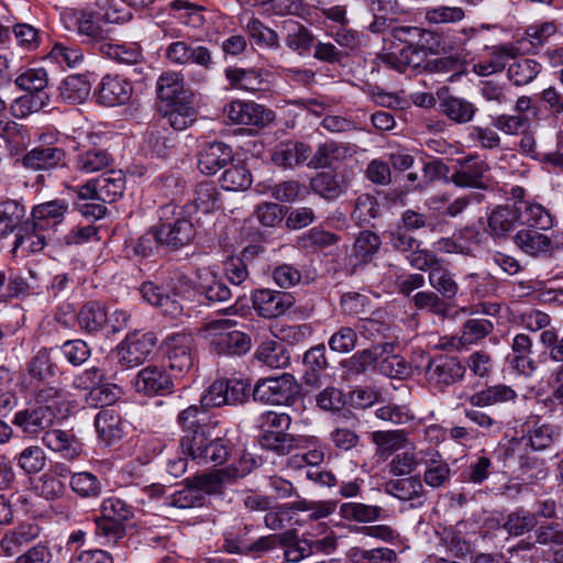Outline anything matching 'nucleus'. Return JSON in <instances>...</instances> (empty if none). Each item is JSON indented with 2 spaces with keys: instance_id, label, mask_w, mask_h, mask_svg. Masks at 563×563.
Masks as SVG:
<instances>
[{
  "instance_id": "f257e3e1",
  "label": "nucleus",
  "mask_w": 563,
  "mask_h": 563,
  "mask_svg": "<svg viewBox=\"0 0 563 563\" xmlns=\"http://www.w3.org/2000/svg\"><path fill=\"white\" fill-rule=\"evenodd\" d=\"M180 449L184 455L190 457L199 466H218L224 464L233 452L230 440L222 437H212L207 432L196 431L190 435H183Z\"/></svg>"
},
{
  "instance_id": "f03ea898",
  "label": "nucleus",
  "mask_w": 563,
  "mask_h": 563,
  "mask_svg": "<svg viewBox=\"0 0 563 563\" xmlns=\"http://www.w3.org/2000/svg\"><path fill=\"white\" fill-rule=\"evenodd\" d=\"M98 4L104 12H80L77 19V31L80 36L86 38L89 44L98 45L108 41L109 31L103 29L100 21L107 23H122L130 20V12H122L113 8L110 0H99Z\"/></svg>"
},
{
  "instance_id": "7ed1b4c3",
  "label": "nucleus",
  "mask_w": 563,
  "mask_h": 563,
  "mask_svg": "<svg viewBox=\"0 0 563 563\" xmlns=\"http://www.w3.org/2000/svg\"><path fill=\"white\" fill-rule=\"evenodd\" d=\"M235 321L230 319L213 320L207 323L206 334L217 354L243 355L251 349V338L234 329Z\"/></svg>"
},
{
  "instance_id": "20e7f679",
  "label": "nucleus",
  "mask_w": 563,
  "mask_h": 563,
  "mask_svg": "<svg viewBox=\"0 0 563 563\" xmlns=\"http://www.w3.org/2000/svg\"><path fill=\"white\" fill-rule=\"evenodd\" d=\"M159 221L157 228L164 246L177 250L189 244L196 236L192 222L174 205H165L159 209Z\"/></svg>"
},
{
  "instance_id": "39448f33",
  "label": "nucleus",
  "mask_w": 563,
  "mask_h": 563,
  "mask_svg": "<svg viewBox=\"0 0 563 563\" xmlns=\"http://www.w3.org/2000/svg\"><path fill=\"white\" fill-rule=\"evenodd\" d=\"M300 393V386L291 374L261 378L253 389V398L265 405L290 406Z\"/></svg>"
},
{
  "instance_id": "423d86ee",
  "label": "nucleus",
  "mask_w": 563,
  "mask_h": 563,
  "mask_svg": "<svg viewBox=\"0 0 563 563\" xmlns=\"http://www.w3.org/2000/svg\"><path fill=\"white\" fill-rule=\"evenodd\" d=\"M101 517L96 521L97 534L117 542L125 536V522L133 518V508L123 499L111 496L103 499Z\"/></svg>"
},
{
  "instance_id": "0eeeda50",
  "label": "nucleus",
  "mask_w": 563,
  "mask_h": 563,
  "mask_svg": "<svg viewBox=\"0 0 563 563\" xmlns=\"http://www.w3.org/2000/svg\"><path fill=\"white\" fill-rule=\"evenodd\" d=\"M291 418L284 412L266 411L258 418L262 431L261 445L278 453H288L294 448V438L287 431Z\"/></svg>"
},
{
  "instance_id": "6e6552de",
  "label": "nucleus",
  "mask_w": 563,
  "mask_h": 563,
  "mask_svg": "<svg viewBox=\"0 0 563 563\" xmlns=\"http://www.w3.org/2000/svg\"><path fill=\"white\" fill-rule=\"evenodd\" d=\"M255 465L256 462L252 456L242 455L229 467L195 476L190 483H192L195 488L199 489L202 495L214 494L218 493L222 486L231 484L235 479L250 474Z\"/></svg>"
},
{
  "instance_id": "1a4fd4ad",
  "label": "nucleus",
  "mask_w": 563,
  "mask_h": 563,
  "mask_svg": "<svg viewBox=\"0 0 563 563\" xmlns=\"http://www.w3.org/2000/svg\"><path fill=\"white\" fill-rule=\"evenodd\" d=\"M247 384L238 378H222L214 380L201 397L203 407H221L236 405L246 398Z\"/></svg>"
},
{
  "instance_id": "9d476101",
  "label": "nucleus",
  "mask_w": 563,
  "mask_h": 563,
  "mask_svg": "<svg viewBox=\"0 0 563 563\" xmlns=\"http://www.w3.org/2000/svg\"><path fill=\"white\" fill-rule=\"evenodd\" d=\"M464 374V365L456 357L448 355L429 358L424 371L427 382L438 389L461 380Z\"/></svg>"
},
{
  "instance_id": "9b49d317",
  "label": "nucleus",
  "mask_w": 563,
  "mask_h": 563,
  "mask_svg": "<svg viewBox=\"0 0 563 563\" xmlns=\"http://www.w3.org/2000/svg\"><path fill=\"white\" fill-rule=\"evenodd\" d=\"M156 342L153 332L129 334L117 347L119 362L128 367L142 364L152 353Z\"/></svg>"
},
{
  "instance_id": "f8f14e48",
  "label": "nucleus",
  "mask_w": 563,
  "mask_h": 563,
  "mask_svg": "<svg viewBox=\"0 0 563 563\" xmlns=\"http://www.w3.org/2000/svg\"><path fill=\"white\" fill-rule=\"evenodd\" d=\"M512 241L519 251L537 260L551 258L556 251L555 241L541 230L520 229Z\"/></svg>"
},
{
  "instance_id": "ddd939ff",
  "label": "nucleus",
  "mask_w": 563,
  "mask_h": 563,
  "mask_svg": "<svg viewBox=\"0 0 563 563\" xmlns=\"http://www.w3.org/2000/svg\"><path fill=\"white\" fill-rule=\"evenodd\" d=\"M251 299L256 313L266 319L283 316L295 303V298L289 292L268 288L255 289Z\"/></svg>"
},
{
  "instance_id": "4468645a",
  "label": "nucleus",
  "mask_w": 563,
  "mask_h": 563,
  "mask_svg": "<svg viewBox=\"0 0 563 563\" xmlns=\"http://www.w3.org/2000/svg\"><path fill=\"white\" fill-rule=\"evenodd\" d=\"M224 112L235 124L264 128L275 120V113L272 110L252 101H232L225 107Z\"/></svg>"
},
{
  "instance_id": "2eb2a0df",
  "label": "nucleus",
  "mask_w": 563,
  "mask_h": 563,
  "mask_svg": "<svg viewBox=\"0 0 563 563\" xmlns=\"http://www.w3.org/2000/svg\"><path fill=\"white\" fill-rule=\"evenodd\" d=\"M192 336L184 333L172 334L165 340L164 353L172 371L181 375L192 368Z\"/></svg>"
},
{
  "instance_id": "dca6fc26",
  "label": "nucleus",
  "mask_w": 563,
  "mask_h": 563,
  "mask_svg": "<svg viewBox=\"0 0 563 563\" xmlns=\"http://www.w3.org/2000/svg\"><path fill=\"white\" fill-rule=\"evenodd\" d=\"M133 385L139 394L156 396L170 393L174 383L164 366L147 365L134 377Z\"/></svg>"
},
{
  "instance_id": "f3484780",
  "label": "nucleus",
  "mask_w": 563,
  "mask_h": 563,
  "mask_svg": "<svg viewBox=\"0 0 563 563\" xmlns=\"http://www.w3.org/2000/svg\"><path fill=\"white\" fill-rule=\"evenodd\" d=\"M165 56L176 65L196 64L203 68H210L213 64L209 48L186 41L170 43L165 49Z\"/></svg>"
},
{
  "instance_id": "a211bd4d",
  "label": "nucleus",
  "mask_w": 563,
  "mask_h": 563,
  "mask_svg": "<svg viewBox=\"0 0 563 563\" xmlns=\"http://www.w3.org/2000/svg\"><path fill=\"white\" fill-rule=\"evenodd\" d=\"M310 156L311 147L309 144L301 141L287 140L275 145L271 159L280 168L295 169L305 163L307 164Z\"/></svg>"
},
{
  "instance_id": "6ab92c4d",
  "label": "nucleus",
  "mask_w": 563,
  "mask_h": 563,
  "mask_svg": "<svg viewBox=\"0 0 563 563\" xmlns=\"http://www.w3.org/2000/svg\"><path fill=\"white\" fill-rule=\"evenodd\" d=\"M198 168L205 175H214L233 159L232 148L223 142H207L198 154Z\"/></svg>"
},
{
  "instance_id": "aec40b11",
  "label": "nucleus",
  "mask_w": 563,
  "mask_h": 563,
  "mask_svg": "<svg viewBox=\"0 0 563 563\" xmlns=\"http://www.w3.org/2000/svg\"><path fill=\"white\" fill-rule=\"evenodd\" d=\"M133 93L130 80L119 75H106L99 85L98 99L108 107L125 104Z\"/></svg>"
},
{
  "instance_id": "412c9836",
  "label": "nucleus",
  "mask_w": 563,
  "mask_h": 563,
  "mask_svg": "<svg viewBox=\"0 0 563 563\" xmlns=\"http://www.w3.org/2000/svg\"><path fill=\"white\" fill-rule=\"evenodd\" d=\"M56 419L49 409H43L32 402L27 408L18 411L12 422L25 434L37 435L49 428Z\"/></svg>"
},
{
  "instance_id": "4be33fe9",
  "label": "nucleus",
  "mask_w": 563,
  "mask_h": 563,
  "mask_svg": "<svg viewBox=\"0 0 563 563\" xmlns=\"http://www.w3.org/2000/svg\"><path fill=\"white\" fill-rule=\"evenodd\" d=\"M423 482L432 488L443 487L451 478L452 471L442 454L433 449L423 451Z\"/></svg>"
},
{
  "instance_id": "5701e85b",
  "label": "nucleus",
  "mask_w": 563,
  "mask_h": 563,
  "mask_svg": "<svg viewBox=\"0 0 563 563\" xmlns=\"http://www.w3.org/2000/svg\"><path fill=\"white\" fill-rule=\"evenodd\" d=\"M42 441L46 448L59 453L67 461L76 460L81 453V444L70 431L47 430L44 432Z\"/></svg>"
},
{
  "instance_id": "b1692460",
  "label": "nucleus",
  "mask_w": 563,
  "mask_h": 563,
  "mask_svg": "<svg viewBox=\"0 0 563 563\" xmlns=\"http://www.w3.org/2000/svg\"><path fill=\"white\" fill-rule=\"evenodd\" d=\"M487 172V165L477 158L471 157L460 161V166L450 177L456 187L461 188H485L483 178Z\"/></svg>"
},
{
  "instance_id": "393cba45",
  "label": "nucleus",
  "mask_w": 563,
  "mask_h": 563,
  "mask_svg": "<svg viewBox=\"0 0 563 563\" xmlns=\"http://www.w3.org/2000/svg\"><path fill=\"white\" fill-rule=\"evenodd\" d=\"M68 205L65 200H52L37 205L32 210L34 228L42 231H51L62 223Z\"/></svg>"
},
{
  "instance_id": "a878e982",
  "label": "nucleus",
  "mask_w": 563,
  "mask_h": 563,
  "mask_svg": "<svg viewBox=\"0 0 563 563\" xmlns=\"http://www.w3.org/2000/svg\"><path fill=\"white\" fill-rule=\"evenodd\" d=\"M526 439L527 445L533 451H544L552 446L560 438V428L552 423H540L539 420L528 419Z\"/></svg>"
},
{
  "instance_id": "bb28decb",
  "label": "nucleus",
  "mask_w": 563,
  "mask_h": 563,
  "mask_svg": "<svg viewBox=\"0 0 563 563\" xmlns=\"http://www.w3.org/2000/svg\"><path fill=\"white\" fill-rule=\"evenodd\" d=\"M519 214V224L525 229L548 231L553 228V217L551 212L541 203L527 201V203L517 205Z\"/></svg>"
},
{
  "instance_id": "cd10ccee",
  "label": "nucleus",
  "mask_w": 563,
  "mask_h": 563,
  "mask_svg": "<svg viewBox=\"0 0 563 563\" xmlns=\"http://www.w3.org/2000/svg\"><path fill=\"white\" fill-rule=\"evenodd\" d=\"M95 426L99 438L106 444L120 440L124 434V422L113 408H104L99 411L95 418Z\"/></svg>"
},
{
  "instance_id": "c85d7f7f",
  "label": "nucleus",
  "mask_w": 563,
  "mask_h": 563,
  "mask_svg": "<svg viewBox=\"0 0 563 563\" xmlns=\"http://www.w3.org/2000/svg\"><path fill=\"white\" fill-rule=\"evenodd\" d=\"M517 205H499L488 216V230L494 238H506L519 223Z\"/></svg>"
},
{
  "instance_id": "c756f323",
  "label": "nucleus",
  "mask_w": 563,
  "mask_h": 563,
  "mask_svg": "<svg viewBox=\"0 0 563 563\" xmlns=\"http://www.w3.org/2000/svg\"><path fill=\"white\" fill-rule=\"evenodd\" d=\"M556 32L558 26L554 21L534 23L526 29L520 38L516 40V44L523 47L521 54L534 52L548 43Z\"/></svg>"
},
{
  "instance_id": "7c9ffc66",
  "label": "nucleus",
  "mask_w": 563,
  "mask_h": 563,
  "mask_svg": "<svg viewBox=\"0 0 563 563\" xmlns=\"http://www.w3.org/2000/svg\"><path fill=\"white\" fill-rule=\"evenodd\" d=\"M537 526V515L523 507H518L504 518L501 529L509 537L519 538L534 531Z\"/></svg>"
},
{
  "instance_id": "2f4dec72",
  "label": "nucleus",
  "mask_w": 563,
  "mask_h": 563,
  "mask_svg": "<svg viewBox=\"0 0 563 563\" xmlns=\"http://www.w3.org/2000/svg\"><path fill=\"white\" fill-rule=\"evenodd\" d=\"M350 155V150L335 142H324L318 145L316 152L309 157L307 166L309 168H329L335 163H340Z\"/></svg>"
},
{
  "instance_id": "473e14b6",
  "label": "nucleus",
  "mask_w": 563,
  "mask_h": 563,
  "mask_svg": "<svg viewBox=\"0 0 563 563\" xmlns=\"http://www.w3.org/2000/svg\"><path fill=\"white\" fill-rule=\"evenodd\" d=\"M65 152L58 147H35L22 158L24 167L33 170L51 169L63 164Z\"/></svg>"
},
{
  "instance_id": "72a5a7b5",
  "label": "nucleus",
  "mask_w": 563,
  "mask_h": 563,
  "mask_svg": "<svg viewBox=\"0 0 563 563\" xmlns=\"http://www.w3.org/2000/svg\"><path fill=\"white\" fill-rule=\"evenodd\" d=\"M440 99V110L451 121L464 124L473 120L477 108L471 101L452 95H446Z\"/></svg>"
},
{
  "instance_id": "f704fd0d",
  "label": "nucleus",
  "mask_w": 563,
  "mask_h": 563,
  "mask_svg": "<svg viewBox=\"0 0 563 563\" xmlns=\"http://www.w3.org/2000/svg\"><path fill=\"white\" fill-rule=\"evenodd\" d=\"M516 398L517 393L510 386L498 384L474 393L468 397V402L472 407L484 408L514 401Z\"/></svg>"
},
{
  "instance_id": "c9c22d12",
  "label": "nucleus",
  "mask_w": 563,
  "mask_h": 563,
  "mask_svg": "<svg viewBox=\"0 0 563 563\" xmlns=\"http://www.w3.org/2000/svg\"><path fill=\"white\" fill-rule=\"evenodd\" d=\"M384 509L377 505L349 501L340 506L339 514L346 521L372 523L384 519Z\"/></svg>"
},
{
  "instance_id": "e433bc0d",
  "label": "nucleus",
  "mask_w": 563,
  "mask_h": 563,
  "mask_svg": "<svg viewBox=\"0 0 563 563\" xmlns=\"http://www.w3.org/2000/svg\"><path fill=\"white\" fill-rule=\"evenodd\" d=\"M255 358L268 368H285L290 364V355L283 343L266 340L255 352Z\"/></svg>"
},
{
  "instance_id": "4c0bfd02",
  "label": "nucleus",
  "mask_w": 563,
  "mask_h": 563,
  "mask_svg": "<svg viewBox=\"0 0 563 563\" xmlns=\"http://www.w3.org/2000/svg\"><path fill=\"white\" fill-rule=\"evenodd\" d=\"M40 527L35 523L20 525L4 534L0 547L7 556H12L21 547L36 539L40 536Z\"/></svg>"
},
{
  "instance_id": "58836bf2",
  "label": "nucleus",
  "mask_w": 563,
  "mask_h": 563,
  "mask_svg": "<svg viewBox=\"0 0 563 563\" xmlns=\"http://www.w3.org/2000/svg\"><path fill=\"white\" fill-rule=\"evenodd\" d=\"M99 52L118 64L134 65L142 59L141 48L135 43H117L108 40L100 44Z\"/></svg>"
},
{
  "instance_id": "ea45409f",
  "label": "nucleus",
  "mask_w": 563,
  "mask_h": 563,
  "mask_svg": "<svg viewBox=\"0 0 563 563\" xmlns=\"http://www.w3.org/2000/svg\"><path fill=\"white\" fill-rule=\"evenodd\" d=\"M382 245L379 235L373 231L364 230L356 236L352 257L356 264H367L378 254Z\"/></svg>"
},
{
  "instance_id": "a19ab883",
  "label": "nucleus",
  "mask_w": 563,
  "mask_h": 563,
  "mask_svg": "<svg viewBox=\"0 0 563 563\" xmlns=\"http://www.w3.org/2000/svg\"><path fill=\"white\" fill-rule=\"evenodd\" d=\"M391 352L389 344H375L369 349L356 352L346 361L350 374L360 375L368 371L384 354Z\"/></svg>"
},
{
  "instance_id": "79ce46f5",
  "label": "nucleus",
  "mask_w": 563,
  "mask_h": 563,
  "mask_svg": "<svg viewBox=\"0 0 563 563\" xmlns=\"http://www.w3.org/2000/svg\"><path fill=\"white\" fill-rule=\"evenodd\" d=\"M384 489L388 495L404 501L420 499L423 493L422 483L416 476L390 479Z\"/></svg>"
},
{
  "instance_id": "37998d69",
  "label": "nucleus",
  "mask_w": 563,
  "mask_h": 563,
  "mask_svg": "<svg viewBox=\"0 0 563 563\" xmlns=\"http://www.w3.org/2000/svg\"><path fill=\"white\" fill-rule=\"evenodd\" d=\"M225 77L230 86L235 89L250 92L263 89L264 79L263 73L260 69L228 68L225 70Z\"/></svg>"
},
{
  "instance_id": "c03bdc74",
  "label": "nucleus",
  "mask_w": 563,
  "mask_h": 563,
  "mask_svg": "<svg viewBox=\"0 0 563 563\" xmlns=\"http://www.w3.org/2000/svg\"><path fill=\"white\" fill-rule=\"evenodd\" d=\"M78 324L81 330L95 333L107 327L108 313L99 302L86 303L77 314Z\"/></svg>"
},
{
  "instance_id": "a18cd8bd",
  "label": "nucleus",
  "mask_w": 563,
  "mask_h": 563,
  "mask_svg": "<svg viewBox=\"0 0 563 563\" xmlns=\"http://www.w3.org/2000/svg\"><path fill=\"white\" fill-rule=\"evenodd\" d=\"M25 213V207L16 200L8 199L0 202V238L20 229Z\"/></svg>"
},
{
  "instance_id": "49530a36",
  "label": "nucleus",
  "mask_w": 563,
  "mask_h": 563,
  "mask_svg": "<svg viewBox=\"0 0 563 563\" xmlns=\"http://www.w3.org/2000/svg\"><path fill=\"white\" fill-rule=\"evenodd\" d=\"M70 489L80 498L96 499L102 493V483L99 477L90 472H76L70 475Z\"/></svg>"
},
{
  "instance_id": "de8ad7c7",
  "label": "nucleus",
  "mask_w": 563,
  "mask_h": 563,
  "mask_svg": "<svg viewBox=\"0 0 563 563\" xmlns=\"http://www.w3.org/2000/svg\"><path fill=\"white\" fill-rule=\"evenodd\" d=\"M372 441L377 446L380 456H389L393 453L406 448L408 437L402 430L374 431Z\"/></svg>"
},
{
  "instance_id": "09e8293b",
  "label": "nucleus",
  "mask_w": 563,
  "mask_h": 563,
  "mask_svg": "<svg viewBox=\"0 0 563 563\" xmlns=\"http://www.w3.org/2000/svg\"><path fill=\"white\" fill-rule=\"evenodd\" d=\"M423 451L407 450L396 453L388 463V472L393 476H408L413 473L422 463Z\"/></svg>"
},
{
  "instance_id": "8fccbe9b",
  "label": "nucleus",
  "mask_w": 563,
  "mask_h": 563,
  "mask_svg": "<svg viewBox=\"0 0 563 563\" xmlns=\"http://www.w3.org/2000/svg\"><path fill=\"white\" fill-rule=\"evenodd\" d=\"M90 89V82L85 77L68 76L60 84L59 96L68 103H81L89 97Z\"/></svg>"
},
{
  "instance_id": "3c124183",
  "label": "nucleus",
  "mask_w": 563,
  "mask_h": 563,
  "mask_svg": "<svg viewBox=\"0 0 563 563\" xmlns=\"http://www.w3.org/2000/svg\"><path fill=\"white\" fill-rule=\"evenodd\" d=\"M99 198L102 202H113L120 198L125 188V178L121 170H110L98 179Z\"/></svg>"
},
{
  "instance_id": "603ef678",
  "label": "nucleus",
  "mask_w": 563,
  "mask_h": 563,
  "mask_svg": "<svg viewBox=\"0 0 563 563\" xmlns=\"http://www.w3.org/2000/svg\"><path fill=\"white\" fill-rule=\"evenodd\" d=\"M156 92L163 101L176 102L185 93L183 75L172 70L163 73L157 79Z\"/></svg>"
},
{
  "instance_id": "864d4df0",
  "label": "nucleus",
  "mask_w": 563,
  "mask_h": 563,
  "mask_svg": "<svg viewBox=\"0 0 563 563\" xmlns=\"http://www.w3.org/2000/svg\"><path fill=\"white\" fill-rule=\"evenodd\" d=\"M58 372L56 363L47 349L40 350L29 362L27 373L32 379L44 382L53 378Z\"/></svg>"
},
{
  "instance_id": "5fc2aeb1",
  "label": "nucleus",
  "mask_w": 563,
  "mask_h": 563,
  "mask_svg": "<svg viewBox=\"0 0 563 563\" xmlns=\"http://www.w3.org/2000/svg\"><path fill=\"white\" fill-rule=\"evenodd\" d=\"M33 404L43 409H49L57 419L64 417L66 404L60 388L46 386L38 389L34 395Z\"/></svg>"
},
{
  "instance_id": "6e6d98bb",
  "label": "nucleus",
  "mask_w": 563,
  "mask_h": 563,
  "mask_svg": "<svg viewBox=\"0 0 563 563\" xmlns=\"http://www.w3.org/2000/svg\"><path fill=\"white\" fill-rule=\"evenodd\" d=\"M46 231L34 228V222L24 223L16 234L14 241V249H23L27 252H40L46 244Z\"/></svg>"
},
{
  "instance_id": "4d7b16f0",
  "label": "nucleus",
  "mask_w": 563,
  "mask_h": 563,
  "mask_svg": "<svg viewBox=\"0 0 563 563\" xmlns=\"http://www.w3.org/2000/svg\"><path fill=\"white\" fill-rule=\"evenodd\" d=\"M429 283L443 298L453 299L459 291L454 275L443 266L442 262L429 272Z\"/></svg>"
},
{
  "instance_id": "13d9d810",
  "label": "nucleus",
  "mask_w": 563,
  "mask_h": 563,
  "mask_svg": "<svg viewBox=\"0 0 563 563\" xmlns=\"http://www.w3.org/2000/svg\"><path fill=\"white\" fill-rule=\"evenodd\" d=\"M311 189L327 200H335L344 192V185L332 173H320L310 181Z\"/></svg>"
},
{
  "instance_id": "bf43d9fd",
  "label": "nucleus",
  "mask_w": 563,
  "mask_h": 563,
  "mask_svg": "<svg viewBox=\"0 0 563 563\" xmlns=\"http://www.w3.org/2000/svg\"><path fill=\"white\" fill-rule=\"evenodd\" d=\"M464 282L471 295L478 299L494 295L498 287L497 279L487 272L467 274Z\"/></svg>"
},
{
  "instance_id": "052dcab7",
  "label": "nucleus",
  "mask_w": 563,
  "mask_h": 563,
  "mask_svg": "<svg viewBox=\"0 0 563 563\" xmlns=\"http://www.w3.org/2000/svg\"><path fill=\"white\" fill-rule=\"evenodd\" d=\"M541 71V65L534 59L521 58L508 67V78L516 86L530 84Z\"/></svg>"
},
{
  "instance_id": "680f3d73",
  "label": "nucleus",
  "mask_w": 563,
  "mask_h": 563,
  "mask_svg": "<svg viewBox=\"0 0 563 563\" xmlns=\"http://www.w3.org/2000/svg\"><path fill=\"white\" fill-rule=\"evenodd\" d=\"M380 214V208L375 197L369 194L360 195L351 212L352 220L358 225H367Z\"/></svg>"
},
{
  "instance_id": "e2e57ef3",
  "label": "nucleus",
  "mask_w": 563,
  "mask_h": 563,
  "mask_svg": "<svg viewBox=\"0 0 563 563\" xmlns=\"http://www.w3.org/2000/svg\"><path fill=\"white\" fill-rule=\"evenodd\" d=\"M112 158L106 150L91 148L78 155L76 164L79 170L90 174L110 166Z\"/></svg>"
},
{
  "instance_id": "0e129e2a",
  "label": "nucleus",
  "mask_w": 563,
  "mask_h": 563,
  "mask_svg": "<svg viewBox=\"0 0 563 563\" xmlns=\"http://www.w3.org/2000/svg\"><path fill=\"white\" fill-rule=\"evenodd\" d=\"M220 183L222 188L229 191L244 190L251 186L252 177L244 165L238 164L223 172Z\"/></svg>"
},
{
  "instance_id": "69168bd1",
  "label": "nucleus",
  "mask_w": 563,
  "mask_h": 563,
  "mask_svg": "<svg viewBox=\"0 0 563 563\" xmlns=\"http://www.w3.org/2000/svg\"><path fill=\"white\" fill-rule=\"evenodd\" d=\"M48 95H25L16 98L10 106L11 114L23 119L33 112H38L48 104Z\"/></svg>"
},
{
  "instance_id": "338daca9",
  "label": "nucleus",
  "mask_w": 563,
  "mask_h": 563,
  "mask_svg": "<svg viewBox=\"0 0 563 563\" xmlns=\"http://www.w3.org/2000/svg\"><path fill=\"white\" fill-rule=\"evenodd\" d=\"M347 555L351 561L358 563H394L397 560L396 552L387 548L365 550L353 547L349 550Z\"/></svg>"
},
{
  "instance_id": "774afa93",
  "label": "nucleus",
  "mask_w": 563,
  "mask_h": 563,
  "mask_svg": "<svg viewBox=\"0 0 563 563\" xmlns=\"http://www.w3.org/2000/svg\"><path fill=\"white\" fill-rule=\"evenodd\" d=\"M534 538L539 545L563 547V522L550 521L537 526Z\"/></svg>"
}]
</instances>
